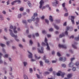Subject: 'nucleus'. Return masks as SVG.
Returning <instances> with one entry per match:
<instances>
[{"instance_id": "1", "label": "nucleus", "mask_w": 79, "mask_h": 79, "mask_svg": "<svg viewBox=\"0 0 79 79\" xmlns=\"http://www.w3.org/2000/svg\"><path fill=\"white\" fill-rule=\"evenodd\" d=\"M44 0H41V1L40 2V6L39 8L41 9L42 8V10H43L44 9H45V8L46 7L45 6H44L42 7L43 6V5H44Z\"/></svg>"}, {"instance_id": "2", "label": "nucleus", "mask_w": 79, "mask_h": 79, "mask_svg": "<svg viewBox=\"0 0 79 79\" xmlns=\"http://www.w3.org/2000/svg\"><path fill=\"white\" fill-rule=\"evenodd\" d=\"M9 32H10V35L12 37H17V35H15L13 33V30H11V29H9Z\"/></svg>"}, {"instance_id": "3", "label": "nucleus", "mask_w": 79, "mask_h": 79, "mask_svg": "<svg viewBox=\"0 0 79 79\" xmlns=\"http://www.w3.org/2000/svg\"><path fill=\"white\" fill-rule=\"evenodd\" d=\"M47 41H48V40H47V38H45L44 42L45 43H46V46L47 47L46 49L47 50H50V47H49L48 44V43H47Z\"/></svg>"}, {"instance_id": "4", "label": "nucleus", "mask_w": 79, "mask_h": 79, "mask_svg": "<svg viewBox=\"0 0 79 79\" xmlns=\"http://www.w3.org/2000/svg\"><path fill=\"white\" fill-rule=\"evenodd\" d=\"M71 29L72 30H73V28H70L69 27H66V31L64 33L65 35H68V30H69V29Z\"/></svg>"}, {"instance_id": "5", "label": "nucleus", "mask_w": 79, "mask_h": 79, "mask_svg": "<svg viewBox=\"0 0 79 79\" xmlns=\"http://www.w3.org/2000/svg\"><path fill=\"white\" fill-rule=\"evenodd\" d=\"M55 1L53 2L52 3V5L53 6H56V4H58V3H59L58 1L56 0H55Z\"/></svg>"}, {"instance_id": "6", "label": "nucleus", "mask_w": 79, "mask_h": 79, "mask_svg": "<svg viewBox=\"0 0 79 79\" xmlns=\"http://www.w3.org/2000/svg\"><path fill=\"white\" fill-rule=\"evenodd\" d=\"M41 50L39 49V48H38V51L39 53H44V48L43 47H41Z\"/></svg>"}, {"instance_id": "7", "label": "nucleus", "mask_w": 79, "mask_h": 79, "mask_svg": "<svg viewBox=\"0 0 79 79\" xmlns=\"http://www.w3.org/2000/svg\"><path fill=\"white\" fill-rule=\"evenodd\" d=\"M58 46L60 48H64V49H66V48H67V47L66 45L59 44Z\"/></svg>"}, {"instance_id": "8", "label": "nucleus", "mask_w": 79, "mask_h": 79, "mask_svg": "<svg viewBox=\"0 0 79 79\" xmlns=\"http://www.w3.org/2000/svg\"><path fill=\"white\" fill-rule=\"evenodd\" d=\"M77 44V43L76 42L74 43L73 44H72V47H73V48H74V49H77V46H76V45Z\"/></svg>"}, {"instance_id": "9", "label": "nucleus", "mask_w": 79, "mask_h": 79, "mask_svg": "<svg viewBox=\"0 0 79 79\" xmlns=\"http://www.w3.org/2000/svg\"><path fill=\"white\" fill-rule=\"evenodd\" d=\"M16 27V26H14L13 28V32L15 34H17L18 33V31L16 30L17 29Z\"/></svg>"}, {"instance_id": "10", "label": "nucleus", "mask_w": 79, "mask_h": 79, "mask_svg": "<svg viewBox=\"0 0 79 79\" xmlns=\"http://www.w3.org/2000/svg\"><path fill=\"white\" fill-rule=\"evenodd\" d=\"M49 19L51 23L53 22V17L52 15H50L49 16Z\"/></svg>"}, {"instance_id": "11", "label": "nucleus", "mask_w": 79, "mask_h": 79, "mask_svg": "<svg viewBox=\"0 0 79 79\" xmlns=\"http://www.w3.org/2000/svg\"><path fill=\"white\" fill-rule=\"evenodd\" d=\"M74 64L72 62H71L69 64V66L70 68H72V67L74 66Z\"/></svg>"}, {"instance_id": "12", "label": "nucleus", "mask_w": 79, "mask_h": 79, "mask_svg": "<svg viewBox=\"0 0 79 79\" xmlns=\"http://www.w3.org/2000/svg\"><path fill=\"white\" fill-rule=\"evenodd\" d=\"M61 74H62V72L61 71H59L58 72L56 73V75L58 76H61Z\"/></svg>"}, {"instance_id": "13", "label": "nucleus", "mask_w": 79, "mask_h": 79, "mask_svg": "<svg viewBox=\"0 0 79 79\" xmlns=\"http://www.w3.org/2000/svg\"><path fill=\"white\" fill-rule=\"evenodd\" d=\"M73 76V74L72 73H69L68 74L67 77L68 78H71Z\"/></svg>"}, {"instance_id": "14", "label": "nucleus", "mask_w": 79, "mask_h": 79, "mask_svg": "<svg viewBox=\"0 0 79 79\" xmlns=\"http://www.w3.org/2000/svg\"><path fill=\"white\" fill-rule=\"evenodd\" d=\"M28 53H29L30 54V55H28V57L29 58H32V53L29 51H28Z\"/></svg>"}, {"instance_id": "15", "label": "nucleus", "mask_w": 79, "mask_h": 79, "mask_svg": "<svg viewBox=\"0 0 79 79\" xmlns=\"http://www.w3.org/2000/svg\"><path fill=\"white\" fill-rule=\"evenodd\" d=\"M54 26L55 28V29H56V30H58V29H60V27H59L58 26L56 25V24H54Z\"/></svg>"}, {"instance_id": "16", "label": "nucleus", "mask_w": 79, "mask_h": 79, "mask_svg": "<svg viewBox=\"0 0 79 79\" xmlns=\"http://www.w3.org/2000/svg\"><path fill=\"white\" fill-rule=\"evenodd\" d=\"M27 64H28L27 62L26 61H24L23 62V66L25 67H26V66L27 65Z\"/></svg>"}, {"instance_id": "17", "label": "nucleus", "mask_w": 79, "mask_h": 79, "mask_svg": "<svg viewBox=\"0 0 79 79\" xmlns=\"http://www.w3.org/2000/svg\"><path fill=\"white\" fill-rule=\"evenodd\" d=\"M55 23H56V24H59V23H60V20L58 19H56L55 21Z\"/></svg>"}, {"instance_id": "18", "label": "nucleus", "mask_w": 79, "mask_h": 79, "mask_svg": "<svg viewBox=\"0 0 79 79\" xmlns=\"http://www.w3.org/2000/svg\"><path fill=\"white\" fill-rule=\"evenodd\" d=\"M35 57L36 60H39V59L40 58V56H39V57H37V55L36 54H35Z\"/></svg>"}, {"instance_id": "19", "label": "nucleus", "mask_w": 79, "mask_h": 79, "mask_svg": "<svg viewBox=\"0 0 79 79\" xmlns=\"http://www.w3.org/2000/svg\"><path fill=\"white\" fill-rule=\"evenodd\" d=\"M64 33H62V34H60L59 35V38H62L63 37H64Z\"/></svg>"}, {"instance_id": "20", "label": "nucleus", "mask_w": 79, "mask_h": 79, "mask_svg": "<svg viewBox=\"0 0 79 79\" xmlns=\"http://www.w3.org/2000/svg\"><path fill=\"white\" fill-rule=\"evenodd\" d=\"M4 19L3 16L2 15H0V20H1V21H3Z\"/></svg>"}, {"instance_id": "21", "label": "nucleus", "mask_w": 79, "mask_h": 79, "mask_svg": "<svg viewBox=\"0 0 79 79\" xmlns=\"http://www.w3.org/2000/svg\"><path fill=\"white\" fill-rule=\"evenodd\" d=\"M40 66H44V62H42V61H40Z\"/></svg>"}, {"instance_id": "22", "label": "nucleus", "mask_w": 79, "mask_h": 79, "mask_svg": "<svg viewBox=\"0 0 79 79\" xmlns=\"http://www.w3.org/2000/svg\"><path fill=\"white\" fill-rule=\"evenodd\" d=\"M33 16L34 17H37L38 16V14L37 12L33 14Z\"/></svg>"}, {"instance_id": "23", "label": "nucleus", "mask_w": 79, "mask_h": 79, "mask_svg": "<svg viewBox=\"0 0 79 79\" xmlns=\"http://www.w3.org/2000/svg\"><path fill=\"white\" fill-rule=\"evenodd\" d=\"M21 16H22V15L21 14H19L17 15V17L19 19H20L21 18Z\"/></svg>"}, {"instance_id": "24", "label": "nucleus", "mask_w": 79, "mask_h": 79, "mask_svg": "<svg viewBox=\"0 0 79 79\" xmlns=\"http://www.w3.org/2000/svg\"><path fill=\"white\" fill-rule=\"evenodd\" d=\"M28 4L29 7H30V8H31V7H32V4H31V3L30 2L28 1Z\"/></svg>"}, {"instance_id": "25", "label": "nucleus", "mask_w": 79, "mask_h": 79, "mask_svg": "<svg viewBox=\"0 0 79 79\" xmlns=\"http://www.w3.org/2000/svg\"><path fill=\"white\" fill-rule=\"evenodd\" d=\"M8 56H9V54H6L4 56H3V57L4 58H8Z\"/></svg>"}, {"instance_id": "26", "label": "nucleus", "mask_w": 79, "mask_h": 79, "mask_svg": "<svg viewBox=\"0 0 79 79\" xmlns=\"http://www.w3.org/2000/svg\"><path fill=\"white\" fill-rule=\"evenodd\" d=\"M44 74H45V75H48V74H50V72L46 71L44 72Z\"/></svg>"}, {"instance_id": "27", "label": "nucleus", "mask_w": 79, "mask_h": 79, "mask_svg": "<svg viewBox=\"0 0 79 79\" xmlns=\"http://www.w3.org/2000/svg\"><path fill=\"white\" fill-rule=\"evenodd\" d=\"M2 52L4 54H5V53H6V50L4 48H2Z\"/></svg>"}, {"instance_id": "28", "label": "nucleus", "mask_w": 79, "mask_h": 79, "mask_svg": "<svg viewBox=\"0 0 79 79\" xmlns=\"http://www.w3.org/2000/svg\"><path fill=\"white\" fill-rule=\"evenodd\" d=\"M31 19L33 21H35V17L33 16L31 18Z\"/></svg>"}, {"instance_id": "29", "label": "nucleus", "mask_w": 79, "mask_h": 79, "mask_svg": "<svg viewBox=\"0 0 79 79\" xmlns=\"http://www.w3.org/2000/svg\"><path fill=\"white\" fill-rule=\"evenodd\" d=\"M24 10V7H21L19 9L20 11H23Z\"/></svg>"}, {"instance_id": "30", "label": "nucleus", "mask_w": 79, "mask_h": 79, "mask_svg": "<svg viewBox=\"0 0 79 79\" xmlns=\"http://www.w3.org/2000/svg\"><path fill=\"white\" fill-rule=\"evenodd\" d=\"M0 46L2 47H5V44L2 43H0Z\"/></svg>"}, {"instance_id": "31", "label": "nucleus", "mask_w": 79, "mask_h": 79, "mask_svg": "<svg viewBox=\"0 0 79 79\" xmlns=\"http://www.w3.org/2000/svg\"><path fill=\"white\" fill-rule=\"evenodd\" d=\"M14 39L17 42H19V40L18 39V35H17V37H15L14 38Z\"/></svg>"}, {"instance_id": "32", "label": "nucleus", "mask_w": 79, "mask_h": 79, "mask_svg": "<svg viewBox=\"0 0 79 79\" xmlns=\"http://www.w3.org/2000/svg\"><path fill=\"white\" fill-rule=\"evenodd\" d=\"M63 10L65 12H68V9H67V8L66 7H63Z\"/></svg>"}, {"instance_id": "33", "label": "nucleus", "mask_w": 79, "mask_h": 79, "mask_svg": "<svg viewBox=\"0 0 79 79\" xmlns=\"http://www.w3.org/2000/svg\"><path fill=\"white\" fill-rule=\"evenodd\" d=\"M29 72L30 73H32L33 72V70H32V68H30L29 69Z\"/></svg>"}, {"instance_id": "34", "label": "nucleus", "mask_w": 79, "mask_h": 79, "mask_svg": "<svg viewBox=\"0 0 79 79\" xmlns=\"http://www.w3.org/2000/svg\"><path fill=\"white\" fill-rule=\"evenodd\" d=\"M66 57H62V61L64 62L65 61H66Z\"/></svg>"}, {"instance_id": "35", "label": "nucleus", "mask_w": 79, "mask_h": 79, "mask_svg": "<svg viewBox=\"0 0 79 79\" xmlns=\"http://www.w3.org/2000/svg\"><path fill=\"white\" fill-rule=\"evenodd\" d=\"M45 22H46L48 24H49V21H48V20L46 19L45 20Z\"/></svg>"}, {"instance_id": "36", "label": "nucleus", "mask_w": 79, "mask_h": 79, "mask_svg": "<svg viewBox=\"0 0 79 79\" xmlns=\"http://www.w3.org/2000/svg\"><path fill=\"white\" fill-rule=\"evenodd\" d=\"M4 31L5 32H8V28H5Z\"/></svg>"}, {"instance_id": "37", "label": "nucleus", "mask_w": 79, "mask_h": 79, "mask_svg": "<svg viewBox=\"0 0 79 79\" xmlns=\"http://www.w3.org/2000/svg\"><path fill=\"white\" fill-rule=\"evenodd\" d=\"M59 61H63V57H60L59 59Z\"/></svg>"}, {"instance_id": "38", "label": "nucleus", "mask_w": 79, "mask_h": 79, "mask_svg": "<svg viewBox=\"0 0 79 79\" xmlns=\"http://www.w3.org/2000/svg\"><path fill=\"white\" fill-rule=\"evenodd\" d=\"M49 71L52 72L53 71V68L52 67L50 68L48 70Z\"/></svg>"}, {"instance_id": "39", "label": "nucleus", "mask_w": 79, "mask_h": 79, "mask_svg": "<svg viewBox=\"0 0 79 79\" xmlns=\"http://www.w3.org/2000/svg\"><path fill=\"white\" fill-rule=\"evenodd\" d=\"M16 3V1H15L11 2V5H15V3Z\"/></svg>"}, {"instance_id": "40", "label": "nucleus", "mask_w": 79, "mask_h": 79, "mask_svg": "<svg viewBox=\"0 0 79 79\" xmlns=\"http://www.w3.org/2000/svg\"><path fill=\"white\" fill-rule=\"evenodd\" d=\"M75 60V58L73 57L70 59L71 62H73V61H74Z\"/></svg>"}, {"instance_id": "41", "label": "nucleus", "mask_w": 79, "mask_h": 79, "mask_svg": "<svg viewBox=\"0 0 79 79\" xmlns=\"http://www.w3.org/2000/svg\"><path fill=\"white\" fill-rule=\"evenodd\" d=\"M27 21L28 23H31L32 22V20L31 19H29L27 20Z\"/></svg>"}, {"instance_id": "42", "label": "nucleus", "mask_w": 79, "mask_h": 79, "mask_svg": "<svg viewBox=\"0 0 79 79\" xmlns=\"http://www.w3.org/2000/svg\"><path fill=\"white\" fill-rule=\"evenodd\" d=\"M45 62L46 63H49V60L48 59H46L45 60Z\"/></svg>"}, {"instance_id": "43", "label": "nucleus", "mask_w": 79, "mask_h": 79, "mask_svg": "<svg viewBox=\"0 0 79 79\" xmlns=\"http://www.w3.org/2000/svg\"><path fill=\"white\" fill-rule=\"evenodd\" d=\"M46 58H47V56H44L43 57V59L44 60H46Z\"/></svg>"}, {"instance_id": "44", "label": "nucleus", "mask_w": 79, "mask_h": 79, "mask_svg": "<svg viewBox=\"0 0 79 79\" xmlns=\"http://www.w3.org/2000/svg\"><path fill=\"white\" fill-rule=\"evenodd\" d=\"M75 40H76L77 41L79 40V35H78L77 37L75 38Z\"/></svg>"}, {"instance_id": "45", "label": "nucleus", "mask_w": 79, "mask_h": 79, "mask_svg": "<svg viewBox=\"0 0 79 79\" xmlns=\"http://www.w3.org/2000/svg\"><path fill=\"white\" fill-rule=\"evenodd\" d=\"M40 20V19H39V18H37L36 19V20L37 22H39V20Z\"/></svg>"}, {"instance_id": "46", "label": "nucleus", "mask_w": 79, "mask_h": 79, "mask_svg": "<svg viewBox=\"0 0 79 79\" xmlns=\"http://www.w3.org/2000/svg\"><path fill=\"white\" fill-rule=\"evenodd\" d=\"M61 74V76L62 77H64V75L65 74V73H62V74Z\"/></svg>"}, {"instance_id": "47", "label": "nucleus", "mask_w": 79, "mask_h": 79, "mask_svg": "<svg viewBox=\"0 0 79 79\" xmlns=\"http://www.w3.org/2000/svg\"><path fill=\"white\" fill-rule=\"evenodd\" d=\"M69 51V52H70V53H73L74 52H73V50H72V49H70Z\"/></svg>"}, {"instance_id": "48", "label": "nucleus", "mask_w": 79, "mask_h": 79, "mask_svg": "<svg viewBox=\"0 0 79 79\" xmlns=\"http://www.w3.org/2000/svg\"><path fill=\"white\" fill-rule=\"evenodd\" d=\"M61 66L62 67H63V68H65L66 66V64H62Z\"/></svg>"}, {"instance_id": "49", "label": "nucleus", "mask_w": 79, "mask_h": 79, "mask_svg": "<svg viewBox=\"0 0 79 79\" xmlns=\"http://www.w3.org/2000/svg\"><path fill=\"white\" fill-rule=\"evenodd\" d=\"M75 65L76 66H78V65H79V62H77L75 63Z\"/></svg>"}, {"instance_id": "50", "label": "nucleus", "mask_w": 79, "mask_h": 79, "mask_svg": "<svg viewBox=\"0 0 79 79\" xmlns=\"http://www.w3.org/2000/svg\"><path fill=\"white\" fill-rule=\"evenodd\" d=\"M53 31V30L52 28H51L49 29V32H52Z\"/></svg>"}, {"instance_id": "51", "label": "nucleus", "mask_w": 79, "mask_h": 79, "mask_svg": "<svg viewBox=\"0 0 79 79\" xmlns=\"http://www.w3.org/2000/svg\"><path fill=\"white\" fill-rule=\"evenodd\" d=\"M71 21L72 22V24H74V20L71 19Z\"/></svg>"}, {"instance_id": "52", "label": "nucleus", "mask_w": 79, "mask_h": 79, "mask_svg": "<svg viewBox=\"0 0 79 79\" xmlns=\"http://www.w3.org/2000/svg\"><path fill=\"white\" fill-rule=\"evenodd\" d=\"M72 70H73V71H76V67H73L72 69Z\"/></svg>"}, {"instance_id": "53", "label": "nucleus", "mask_w": 79, "mask_h": 79, "mask_svg": "<svg viewBox=\"0 0 79 79\" xmlns=\"http://www.w3.org/2000/svg\"><path fill=\"white\" fill-rule=\"evenodd\" d=\"M15 1H16V2H18V3H21V2L20 0H15Z\"/></svg>"}, {"instance_id": "54", "label": "nucleus", "mask_w": 79, "mask_h": 79, "mask_svg": "<svg viewBox=\"0 0 79 79\" xmlns=\"http://www.w3.org/2000/svg\"><path fill=\"white\" fill-rule=\"evenodd\" d=\"M10 29H13V28H14V27H13V26L11 25L10 27Z\"/></svg>"}, {"instance_id": "55", "label": "nucleus", "mask_w": 79, "mask_h": 79, "mask_svg": "<svg viewBox=\"0 0 79 79\" xmlns=\"http://www.w3.org/2000/svg\"><path fill=\"white\" fill-rule=\"evenodd\" d=\"M26 11L27 13H29V12L30 11V10L29 9H27L26 10Z\"/></svg>"}, {"instance_id": "56", "label": "nucleus", "mask_w": 79, "mask_h": 79, "mask_svg": "<svg viewBox=\"0 0 79 79\" xmlns=\"http://www.w3.org/2000/svg\"><path fill=\"white\" fill-rule=\"evenodd\" d=\"M42 33L43 34H45V33H46V31H45V30H43L42 31Z\"/></svg>"}, {"instance_id": "57", "label": "nucleus", "mask_w": 79, "mask_h": 79, "mask_svg": "<svg viewBox=\"0 0 79 79\" xmlns=\"http://www.w3.org/2000/svg\"><path fill=\"white\" fill-rule=\"evenodd\" d=\"M29 42L31 45H32L33 44V42H32V40H30Z\"/></svg>"}, {"instance_id": "58", "label": "nucleus", "mask_w": 79, "mask_h": 79, "mask_svg": "<svg viewBox=\"0 0 79 79\" xmlns=\"http://www.w3.org/2000/svg\"><path fill=\"white\" fill-rule=\"evenodd\" d=\"M41 19L43 20H44V19H45V16H44V15H43L41 17Z\"/></svg>"}, {"instance_id": "59", "label": "nucleus", "mask_w": 79, "mask_h": 79, "mask_svg": "<svg viewBox=\"0 0 79 79\" xmlns=\"http://www.w3.org/2000/svg\"><path fill=\"white\" fill-rule=\"evenodd\" d=\"M42 46H45V45H46V44H45V43H44V42H43L42 43Z\"/></svg>"}, {"instance_id": "60", "label": "nucleus", "mask_w": 79, "mask_h": 79, "mask_svg": "<svg viewBox=\"0 0 79 79\" xmlns=\"http://www.w3.org/2000/svg\"><path fill=\"white\" fill-rule=\"evenodd\" d=\"M71 19H73V20H74V18H75L74 16H71Z\"/></svg>"}, {"instance_id": "61", "label": "nucleus", "mask_w": 79, "mask_h": 79, "mask_svg": "<svg viewBox=\"0 0 79 79\" xmlns=\"http://www.w3.org/2000/svg\"><path fill=\"white\" fill-rule=\"evenodd\" d=\"M19 47L21 48H22L23 47V45H22L21 44H19Z\"/></svg>"}, {"instance_id": "62", "label": "nucleus", "mask_w": 79, "mask_h": 79, "mask_svg": "<svg viewBox=\"0 0 79 79\" xmlns=\"http://www.w3.org/2000/svg\"><path fill=\"white\" fill-rule=\"evenodd\" d=\"M62 6L63 8H64V7H65V3H64L62 4Z\"/></svg>"}, {"instance_id": "63", "label": "nucleus", "mask_w": 79, "mask_h": 79, "mask_svg": "<svg viewBox=\"0 0 79 79\" xmlns=\"http://www.w3.org/2000/svg\"><path fill=\"white\" fill-rule=\"evenodd\" d=\"M10 41H7L6 42V44L7 45H9V44H10Z\"/></svg>"}, {"instance_id": "64", "label": "nucleus", "mask_w": 79, "mask_h": 79, "mask_svg": "<svg viewBox=\"0 0 79 79\" xmlns=\"http://www.w3.org/2000/svg\"><path fill=\"white\" fill-rule=\"evenodd\" d=\"M68 16V13H66L64 14V16Z\"/></svg>"}]
</instances>
